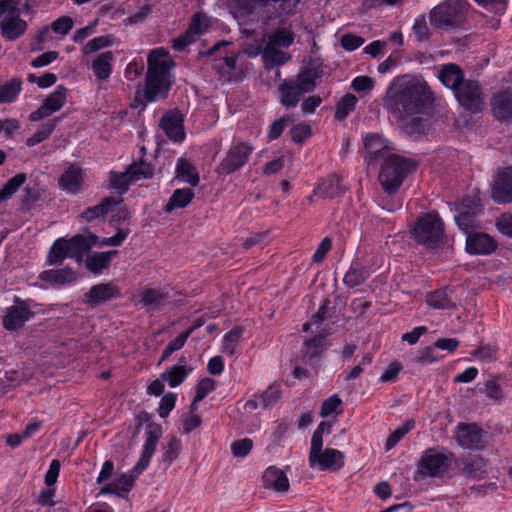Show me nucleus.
<instances>
[{"instance_id": "nucleus-1", "label": "nucleus", "mask_w": 512, "mask_h": 512, "mask_svg": "<svg viewBox=\"0 0 512 512\" xmlns=\"http://www.w3.org/2000/svg\"><path fill=\"white\" fill-rule=\"evenodd\" d=\"M434 95L423 79L402 77L394 80L383 98V105L400 118L424 114L433 104Z\"/></svg>"}, {"instance_id": "nucleus-2", "label": "nucleus", "mask_w": 512, "mask_h": 512, "mask_svg": "<svg viewBox=\"0 0 512 512\" xmlns=\"http://www.w3.org/2000/svg\"><path fill=\"white\" fill-rule=\"evenodd\" d=\"M168 52L164 48L150 51L147 59V72L145 84L141 90L137 88L135 102L146 106V103L157 102L168 97L172 82L170 80L169 65L164 59Z\"/></svg>"}, {"instance_id": "nucleus-3", "label": "nucleus", "mask_w": 512, "mask_h": 512, "mask_svg": "<svg viewBox=\"0 0 512 512\" xmlns=\"http://www.w3.org/2000/svg\"><path fill=\"white\" fill-rule=\"evenodd\" d=\"M162 435V427L155 423H148L146 426V439L140 459L132 469V474H122L113 482L103 486L101 493L115 494L118 497H125L134 486L135 478L140 475L149 465L153 456L157 443Z\"/></svg>"}, {"instance_id": "nucleus-4", "label": "nucleus", "mask_w": 512, "mask_h": 512, "mask_svg": "<svg viewBox=\"0 0 512 512\" xmlns=\"http://www.w3.org/2000/svg\"><path fill=\"white\" fill-rule=\"evenodd\" d=\"M322 73L320 66L311 63L294 77L284 79L278 86L279 103L287 110L297 107L305 94L314 91Z\"/></svg>"}, {"instance_id": "nucleus-5", "label": "nucleus", "mask_w": 512, "mask_h": 512, "mask_svg": "<svg viewBox=\"0 0 512 512\" xmlns=\"http://www.w3.org/2000/svg\"><path fill=\"white\" fill-rule=\"evenodd\" d=\"M294 42V33L291 29L278 27L263 39L264 53L263 65L266 70L286 64L291 55L285 51Z\"/></svg>"}, {"instance_id": "nucleus-6", "label": "nucleus", "mask_w": 512, "mask_h": 512, "mask_svg": "<svg viewBox=\"0 0 512 512\" xmlns=\"http://www.w3.org/2000/svg\"><path fill=\"white\" fill-rule=\"evenodd\" d=\"M467 7L465 0H445L430 10V24L436 29H457L465 23Z\"/></svg>"}, {"instance_id": "nucleus-7", "label": "nucleus", "mask_w": 512, "mask_h": 512, "mask_svg": "<svg viewBox=\"0 0 512 512\" xmlns=\"http://www.w3.org/2000/svg\"><path fill=\"white\" fill-rule=\"evenodd\" d=\"M415 169V163L398 155H390L379 173V182L388 194L394 193L402 185L408 173Z\"/></svg>"}, {"instance_id": "nucleus-8", "label": "nucleus", "mask_w": 512, "mask_h": 512, "mask_svg": "<svg viewBox=\"0 0 512 512\" xmlns=\"http://www.w3.org/2000/svg\"><path fill=\"white\" fill-rule=\"evenodd\" d=\"M255 147L246 141L234 140L227 149L225 156L215 168L219 176H228L246 166Z\"/></svg>"}, {"instance_id": "nucleus-9", "label": "nucleus", "mask_w": 512, "mask_h": 512, "mask_svg": "<svg viewBox=\"0 0 512 512\" xmlns=\"http://www.w3.org/2000/svg\"><path fill=\"white\" fill-rule=\"evenodd\" d=\"M444 233V224L437 213H427L421 217L413 228V235L418 243L429 248L436 247Z\"/></svg>"}, {"instance_id": "nucleus-10", "label": "nucleus", "mask_w": 512, "mask_h": 512, "mask_svg": "<svg viewBox=\"0 0 512 512\" xmlns=\"http://www.w3.org/2000/svg\"><path fill=\"white\" fill-rule=\"evenodd\" d=\"M459 105L470 113H479L484 107L485 94L479 81L466 79L454 92Z\"/></svg>"}, {"instance_id": "nucleus-11", "label": "nucleus", "mask_w": 512, "mask_h": 512, "mask_svg": "<svg viewBox=\"0 0 512 512\" xmlns=\"http://www.w3.org/2000/svg\"><path fill=\"white\" fill-rule=\"evenodd\" d=\"M344 454L333 448L323 449V444L310 447L309 466L320 471H338L344 466Z\"/></svg>"}, {"instance_id": "nucleus-12", "label": "nucleus", "mask_w": 512, "mask_h": 512, "mask_svg": "<svg viewBox=\"0 0 512 512\" xmlns=\"http://www.w3.org/2000/svg\"><path fill=\"white\" fill-rule=\"evenodd\" d=\"M34 316L29 304L19 297L14 298V304L6 309L3 316V326L8 331H17Z\"/></svg>"}, {"instance_id": "nucleus-13", "label": "nucleus", "mask_w": 512, "mask_h": 512, "mask_svg": "<svg viewBox=\"0 0 512 512\" xmlns=\"http://www.w3.org/2000/svg\"><path fill=\"white\" fill-rule=\"evenodd\" d=\"M485 432L477 424L459 423L456 427V441L464 449L481 450L485 447Z\"/></svg>"}, {"instance_id": "nucleus-14", "label": "nucleus", "mask_w": 512, "mask_h": 512, "mask_svg": "<svg viewBox=\"0 0 512 512\" xmlns=\"http://www.w3.org/2000/svg\"><path fill=\"white\" fill-rule=\"evenodd\" d=\"M449 465L448 456L430 449L422 455L418 463V473L422 476H441L447 471Z\"/></svg>"}, {"instance_id": "nucleus-15", "label": "nucleus", "mask_w": 512, "mask_h": 512, "mask_svg": "<svg viewBox=\"0 0 512 512\" xmlns=\"http://www.w3.org/2000/svg\"><path fill=\"white\" fill-rule=\"evenodd\" d=\"M455 464L460 475L467 479L480 480L489 470L488 460L477 454L461 457Z\"/></svg>"}, {"instance_id": "nucleus-16", "label": "nucleus", "mask_w": 512, "mask_h": 512, "mask_svg": "<svg viewBox=\"0 0 512 512\" xmlns=\"http://www.w3.org/2000/svg\"><path fill=\"white\" fill-rule=\"evenodd\" d=\"M67 89L63 85L57 86L55 91L44 100L43 104L29 115L32 122L40 121L59 111L66 103Z\"/></svg>"}, {"instance_id": "nucleus-17", "label": "nucleus", "mask_w": 512, "mask_h": 512, "mask_svg": "<svg viewBox=\"0 0 512 512\" xmlns=\"http://www.w3.org/2000/svg\"><path fill=\"white\" fill-rule=\"evenodd\" d=\"M207 27L208 20L206 15L202 12H196L192 16L191 22L185 33L173 40V49L181 51L190 44L194 43L197 36L205 32Z\"/></svg>"}, {"instance_id": "nucleus-18", "label": "nucleus", "mask_w": 512, "mask_h": 512, "mask_svg": "<svg viewBox=\"0 0 512 512\" xmlns=\"http://www.w3.org/2000/svg\"><path fill=\"white\" fill-rule=\"evenodd\" d=\"M13 9H7L5 11V17L0 22L1 34L8 40H15L25 33L27 29V23L25 20L19 17L18 2L13 0Z\"/></svg>"}, {"instance_id": "nucleus-19", "label": "nucleus", "mask_w": 512, "mask_h": 512, "mask_svg": "<svg viewBox=\"0 0 512 512\" xmlns=\"http://www.w3.org/2000/svg\"><path fill=\"white\" fill-rule=\"evenodd\" d=\"M184 118L177 109L164 113L160 119L159 126L165 135L174 142H181L185 138Z\"/></svg>"}, {"instance_id": "nucleus-20", "label": "nucleus", "mask_w": 512, "mask_h": 512, "mask_svg": "<svg viewBox=\"0 0 512 512\" xmlns=\"http://www.w3.org/2000/svg\"><path fill=\"white\" fill-rule=\"evenodd\" d=\"M492 199L498 204L512 202V168L500 170L493 183Z\"/></svg>"}, {"instance_id": "nucleus-21", "label": "nucleus", "mask_w": 512, "mask_h": 512, "mask_svg": "<svg viewBox=\"0 0 512 512\" xmlns=\"http://www.w3.org/2000/svg\"><path fill=\"white\" fill-rule=\"evenodd\" d=\"M498 247L497 241L484 232H470L466 237V251L471 255H489Z\"/></svg>"}, {"instance_id": "nucleus-22", "label": "nucleus", "mask_w": 512, "mask_h": 512, "mask_svg": "<svg viewBox=\"0 0 512 512\" xmlns=\"http://www.w3.org/2000/svg\"><path fill=\"white\" fill-rule=\"evenodd\" d=\"M120 296V289L113 283H100L94 285L85 294V302L92 307Z\"/></svg>"}, {"instance_id": "nucleus-23", "label": "nucleus", "mask_w": 512, "mask_h": 512, "mask_svg": "<svg viewBox=\"0 0 512 512\" xmlns=\"http://www.w3.org/2000/svg\"><path fill=\"white\" fill-rule=\"evenodd\" d=\"M98 244V236L90 234L89 236L77 234L67 240L70 258L81 262L83 257L88 254L92 246Z\"/></svg>"}, {"instance_id": "nucleus-24", "label": "nucleus", "mask_w": 512, "mask_h": 512, "mask_svg": "<svg viewBox=\"0 0 512 512\" xmlns=\"http://www.w3.org/2000/svg\"><path fill=\"white\" fill-rule=\"evenodd\" d=\"M494 116L499 121H512V90L498 92L491 99Z\"/></svg>"}, {"instance_id": "nucleus-25", "label": "nucleus", "mask_w": 512, "mask_h": 512, "mask_svg": "<svg viewBox=\"0 0 512 512\" xmlns=\"http://www.w3.org/2000/svg\"><path fill=\"white\" fill-rule=\"evenodd\" d=\"M438 79L453 92L466 80L463 69L455 63L441 65L438 71Z\"/></svg>"}, {"instance_id": "nucleus-26", "label": "nucleus", "mask_w": 512, "mask_h": 512, "mask_svg": "<svg viewBox=\"0 0 512 512\" xmlns=\"http://www.w3.org/2000/svg\"><path fill=\"white\" fill-rule=\"evenodd\" d=\"M426 303L433 309H454L457 306V299L454 297L452 288L445 286L426 295Z\"/></svg>"}, {"instance_id": "nucleus-27", "label": "nucleus", "mask_w": 512, "mask_h": 512, "mask_svg": "<svg viewBox=\"0 0 512 512\" xmlns=\"http://www.w3.org/2000/svg\"><path fill=\"white\" fill-rule=\"evenodd\" d=\"M262 480L265 488L273 489L276 492H287L289 489V480L285 472L276 467L267 468Z\"/></svg>"}, {"instance_id": "nucleus-28", "label": "nucleus", "mask_w": 512, "mask_h": 512, "mask_svg": "<svg viewBox=\"0 0 512 512\" xmlns=\"http://www.w3.org/2000/svg\"><path fill=\"white\" fill-rule=\"evenodd\" d=\"M122 202L123 199L121 197L118 199L113 197H106L100 204L89 207L84 212H82L81 218L86 222H91L95 219L102 218L109 212L114 211V208Z\"/></svg>"}, {"instance_id": "nucleus-29", "label": "nucleus", "mask_w": 512, "mask_h": 512, "mask_svg": "<svg viewBox=\"0 0 512 512\" xmlns=\"http://www.w3.org/2000/svg\"><path fill=\"white\" fill-rule=\"evenodd\" d=\"M82 182V169L76 165H70L59 178L60 187L72 194H76L81 190Z\"/></svg>"}, {"instance_id": "nucleus-30", "label": "nucleus", "mask_w": 512, "mask_h": 512, "mask_svg": "<svg viewBox=\"0 0 512 512\" xmlns=\"http://www.w3.org/2000/svg\"><path fill=\"white\" fill-rule=\"evenodd\" d=\"M345 190L341 185V179L337 175H330L322 179L314 189V195L322 198H334Z\"/></svg>"}, {"instance_id": "nucleus-31", "label": "nucleus", "mask_w": 512, "mask_h": 512, "mask_svg": "<svg viewBox=\"0 0 512 512\" xmlns=\"http://www.w3.org/2000/svg\"><path fill=\"white\" fill-rule=\"evenodd\" d=\"M39 278L52 285H65L76 281L77 273L69 267L58 270L50 269L43 271Z\"/></svg>"}, {"instance_id": "nucleus-32", "label": "nucleus", "mask_w": 512, "mask_h": 512, "mask_svg": "<svg viewBox=\"0 0 512 512\" xmlns=\"http://www.w3.org/2000/svg\"><path fill=\"white\" fill-rule=\"evenodd\" d=\"M114 53L105 51L100 53L92 62V70L98 80H107L112 73Z\"/></svg>"}, {"instance_id": "nucleus-33", "label": "nucleus", "mask_w": 512, "mask_h": 512, "mask_svg": "<svg viewBox=\"0 0 512 512\" xmlns=\"http://www.w3.org/2000/svg\"><path fill=\"white\" fill-rule=\"evenodd\" d=\"M116 250H111L107 252H94L88 255L86 259V267L87 269L94 273H101L104 269H106L112 260V257L117 255Z\"/></svg>"}, {"instance_id": "nucleus-34", "label": "nucleus", "mask_w": 512, "mask_h": 512, "mask_svg": "<svg viewBox=\"0 0 512 512\" xmlns=\"http://www.w3.org/2000/svg\"><path fill=\"white\" fill-rule=\"evenodd\" d=\"M364 146L369 155V162L386 155L387 145L385 140L379 134L367 135L364 138Z\"/></svg>"}, {"instance_id": "nucleus-35", "label": "nucleus", "mask_w": 512, "mask_h": 512, "mask_svg": "<svg viewBox=\"0 0 512 512\" xmlns=\"http://www.w3.org/2000/svg\"><path fill=\"white\" fill-rule=\"evenodd\" d=\"M194 198V192L190 188L176 189L171 195L168 203L164 207L166 213H171L174 209L188 206Z\"/></svg>"}, {"instance_id": "nucleus-36", "label": "nucleus", "mask_w": 512, "mask_h": 512, "mask_svg": "<svg viewBox=\"0 0 512 512\" xmlns=\"http://www.w3.org/2000/svg\"><path fill=\"white\" fill-rule=\"evenodd\" d=\"M22 84L20 77H13L5 83H0V104L14 102L22 89Z\"/></svg>"}, {"instance_id": "nucleus-37", "label": "nucleus", "mask_w": 512, "mask_h": 512, "mask_svg": "<svg viewBox=\"0 0 512 512\" xmlns=\"http://www.w3.org/2000/svg\"><path fill=\"white\" fill-rule=\"evenodd\" d=\"M456 212H481V193L478 189H474L466 194L461 202L453 203Z\"/></svg>"}, {"instance_id": "nucleus-38", "label": "nucleus", "mask_w": 512, "mask_h": 512, "mask_svg": "<svg viewBox=\"0 0 512 512\" xmlns=\"http://www.w3.org/2000/svg\"><path fill=\"white\" fill-rule=\"evenodd\" d=\"M169 294L162 289L146 288L140 294V302L145 307L157 308L163 305Z\"/></svg>"}, {"instance_id": "nucleus-39", "label": "nucleus", "mask_w": 512, "mask_h": 512, "mask_svg": "<svg viewBox=\"0 0 512 512\" xmlns=\"http://www.w3.org/2000/svg\"><path fill=\"white\" fill-rule=\"evenodd\" d=\"M176 177L192 186H197L200 180L196 168L184 158H180L177 162Z\"/></svg>"}, {"instance_id": "nucleus-40", "label": "nucleus", "mask_w": 512, "mask_h": 512, "mask_svg": "<svg viewBox=\"0 0 512 512\" xmlns=\"http://www.w3.org/2000/svg\"><path fill=\"white\" fill-rule=\"evenodd\" d=\"M191 371L192 368H187L184 365H174L162 373L161 378L171 387H176L186 379Z\"/></svg>"}, {"instance_id": "nucleus-41", "label": "nucleus", "mask_w": 512, "mask_h": 512, "mask_svg": "<svg viewBox=\"0 0 512 512\" xmlns=\"http://www.w3.org/2000/svg\"><path fill=\"white\" fill-rule=\"evenodd\" d=\"M67 257L70 258L67 239L59 238L52 245L47 260L50 265H59Z\"/></svg>"}, {"instance_id": "nucleus-42", "label": "nucleus", "mask_w": 512, "mask_h": 512, "mask_svg": "<svg viewBox=\"0 0 512 512\" xmlns=\"http://www.w3.org/2000/svg\"><path fill=\"white\" fill-rule=\"evenodd\" d=\"M368 273L364 267L359 264H352L344 276V283L349 288L361 285L367 279Z\"/></svg>"}, {"instance_id": "nucleus-43", "label": "nucleus", "mask_w": 512, "mask_h": 512, "mask_svg": "<svg viewBox=\"0 0 512 512\" xmlns=\"http://www.w3.org/2000/svg\"><path fill=\"white\" fill-rule=\"evenodd\" d=\"M27 176L25 173H18L10 178L4 187L0 189V202L10 199L19 188L26 182Z\"/></svg>"}, {"instance_id": "nucleus-44", "label": "nucleus", "mask_w": 512, "mask_h": 512, "mask_svg": "<svg viewBox=\"0 0 512 512\" xmlns=\"http://www.w3.org/2000/svg\"><path fill=\"white\" fill-rule=\"evenodd\" d=\"M357 101L355 95L350 93L345 94L336 105L335 119L338 121L344 120L349 113L355 109Z\"/></svg>"}, {"instance_id": "nucleus-45", "label": "nucleus", "mask_w": 512, "mask_h": 512, "mask_svg": "<svg viewBox=\"0 0 512 512\" xmlns=\"http://www.w3.org/2000/svg\"><path fill=\"white\" fill-rule=\"evenodd\" d=\"M480 213L481 212H457L454 218L459 228L468 234L469 229L480 227Z\"/></svg>"}, {"instance_id": "nucleus-46", "label": "nucleus", "mask_w": 512, "mask_h": 512, "mask_svg": "<svg viewBox=\"0 0 512 512\" xmlns=\"http://www.w3.org/2000/svg\"><path fill=\"white\" fill-rule=\"evenodd\" d=\"M328 335V333H320L319 335H316L315 337L305 341L304 347H305V356L312 360L313 358L319 356L324 349V339Z\"/></svg>"}, {"instance_id": "nucleus-47", "label": "nucleus", "mask_w": 512, "mask_h": 512, "mask_svg": "<svg viewBox=\"0 0 512 512\" xmlns=\"http://www.w3.org/2000/svg\"><path fill=\"white\" fill-rule=\"evenodd\" d=\"M131 182H134V180L130 178V174L127 169L122 173L114 171L110 173V186L117 190L120 196L128 191Z\"/></svg>"}, {"instance_id": "nucleus-48", "label": "nucleus", "mask_w": 512, "mask_h": 512, "mask_svg": "<svg viewBox=\"0 0 512 512\" xmlns=\"http://www.w3.org/2000/svg\"><path fill=\"white\" fill-rule=\"evenodd\" d=\"M127 170L130 174V178L134 181L151 178L153 176V168L150 164L143 161L139 163L133 162L127 167Z\"/></svg>"}, {"instance_id": "nucleus-49", "label": "nucleus", "mask_w": 512, "mask_h": 512, "mask_svg": "<svg viewBox=\"0 0 512 512\" xmlns=\"http://www.w3.org/2000/svg\"><path fill=\"white\" fill-rule=\"evenodd\" d=\"M415 421L414 420H407L402 426L398 427L396 430H394L387 438L385 448L386 450H391L394 448L398 442L401 441V439L414 428Z\"/></svg>"}, {"instance_id": "nucleus-50", "label": "nucleus", "mask_w": 512, "mask_h": 512, "mask_svg": "<svg viewBox=\"0 0 512 512\" xmlns=\"http://www.w3.org/2000/svg\"><path fill=\"white\" fill-rule=\"evenodd\" d=\"M56 127V120L45 123L40 130L26 140L29 147L35 146L50 137Z\"/></svg>"}, {"instance_id": "nucleus-51", "label": "nucleus", "mask_w": 512, "mask_h": 512, "mask_svg": "<svg viewBox=\"0 0 512 512\" xmlns=\"http://www.w3.org/2000/svg\"><path fill=\"white\" fill-rule=\"evenodd\" d=\"M114 37L112 35L98 36L90 41L83 47L82 52L86 55L94 53L100 49L108 47L113 44Z\"/></svg>"}, {"instance_id": "nucleus-52", "label": "nucleus", "mask_w": 512, "mask_h": 512, "mask_svg": "<svg viewBox=\"0 0 512 512\" xmlns=\"http://www.w3.org/2000/svg\"><path fill=\"white\" fill-rule=\"evenodd\" d=\"M163 461L171 464L180 454L181 442L175 436H171L167 444L163 447Z\"/></svg>"}, {"instance_id": "nucleus-53", "label": "nucleus", "mask_w": 512, "mask_h": 512, "mask_svg": "<svg viewBox=\"0 0 512 512\" xmlns=\"http://www.w3.org/2000/svg\"><path fill=\"white\" fill-rule=\"evenodd\" d=\"M188 338L189 331H183L173 341H171L164 349L160 358V363L168 359L174 352L180 350Z\"/></svg>"}, {"instance_id": "nucleus-54", "label": "nucleus", "mask_w": 512, "mask_h": 512, "mask_svg": "<svg viewBox=\"0 0 512 512\" xmlns=\"http://www.w3.org/2000/svg\"><path fill=\"white\" fill-rule=\"evenodd\" d=\"M293 122H294V120L289 115L282 116L278 120H275L274 122H272V124L270 125L269 130H268V135H267L268 139L269 140L278 139L281 136L282 132L284 131L286 125L288 123H293Z\"/></svg>"}, {"instance_id": "nucleus-55", "label": "nucleus", "mask_w": 512, "mask_h": 512, "mask_svg": "<svg viewBox=\"0 0 512 512\" xmlns=\"http://www.w3.org/2000/svg\"><path fill=\"white\" fill-rule=\"evenodd\" d=\"M413 31L418 41H427L430 38V31L426 22V16H418L413 24Z\"/></svg>"}, {"instance_id": "nucleus-56", "label": "nucleus", "mask_w": 512, "mask_h": 512, "mask_svg": "<svg viewBox=\"0 0 512 512\" xmlns=\"http://www.w3.org/2000/svg\"><path fill=\"white\" fill-rule=\"evenodd\" d=\"M289 133L292 141L300 144L312 135V129L310 125L301 123L293 126Z\"/></svg>"}, {"instance_id": "nucleus-57", "label": "nucleus", "mask_w": 512, "mask_h": 512, "mask_svg": "<svg viewBox=\"0 0 512 512\" xmlns=\"http://www.w3.org/2000/svg\"><path fill=\"white\" fill-rule=\"evenodd\" d=\"M253 447V442L249 438L234 441L231 445L232 454L234 457L247 456Z\"/></svg>"}, {"instance_id": "nucleus-58", "label": "nucleus", "mask_w": 512, "mask_h": 512, "mask_svg": "<svg viewBox=\"0 0 512 512\" xmlns=\"http://www.w3.org/2000/svg\"><path fill=\"white\" fill-rule=\"evenodd\" d=\"M215 388V381L211 378L200 380L196 386L195 402L202 401L209 392Z\"/></svg>"}, {"instance_id": "nucleus-59", "label": "nucleus", "mask_w": 512, "mask_h": 512, "mask_svg": "<svg viewBox=\"0 0 512 512\" xmlns=\"http://www.w3.org/2000/svg\"><path fill=\"white\" fill-rule=\"evenodd\" d=\"M176 403V395L174 393L165 394L159 404V416L162 418H166L169 413L173 410Z\"/></svg>"}, {"instance_id": "nucleus-60", "label": "nucleus", "mask_w": 512, "mask_h": 512, "mask_svg": "<svg viewBox=\"0 0 512 512\" xmlns=\"http://www.w3.org/2000/svg\"><path fill=\"white\" fill-rule=\"evenodd\" d=\"M342 404V400L338 395H333L328 399L324 400L320 410V416L325 418L335 412L340 405Z\"/></svg>"}, {"instance_id": "nucleus-61", "label": "nucleus", "mask_w": 512, "mask_h": 512, "mask_svg": "<svg viewBox=\"0 0 512 512\" xmlns=\"http://www.w3.org/2000/svg\"><path fill=\"white\" fill-rule=\"evenodd\" d=\"M72 27H73V20L69 16H62V17L56 19L51 24V29L53 30V32L62 34V35L68 34L70 32V30L72 29Z\"/></svg>"}, {"instance_id": "nucleus-62", "label": "nucleus", "mask_w": 512, "mask_h": 512, "mask_svg": "<svg viewBox=\"0 0 512 512\" xmlns=\"http://www.w3.org/2000/svg\"><path fill=\"white\" fill-rule=\"evenodd\" d=\"M374 80L369 76H358L351 84V87L356 92H370L374 88Z\"/></svg>"}, {"instance_id": "nucleus-63", "label": "nucleus", "mask_w": 512, "mask_h": 512, "mask_svg": "<svg viewBox=\"0 0 512 512\" xmlns=\"http://www.w3.org/2000/svg\"><path fill=\"white\" fill-rule=\"evenodd\" d=\"M481 391L493 400H500L503 397L502 388L494 379L487 380Z\"/></svg>"}, {"instance_id": "nucleus-64", "label": "nucleus", "mask_w": 512, "mask_h": 512, "mask_svg": "<svg viewBox=\"0 0 512 512\" xmlns=\"http://www.w3.org/2000/svg\"><path fill=\"white\" fill-rule=\"evenodd\" d=\"M496 227L503 235L512 238V214H502L496 222Z\"/></svg>"}]
</instances>
